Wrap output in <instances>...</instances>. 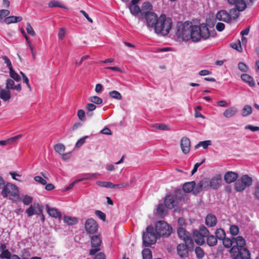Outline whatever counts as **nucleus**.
I'll return each instance as SVG.
<instances>
[{
    "label": "nucleus",
    "mask_w": 259,
    "mask_h": 259,
    "mask_svg": "<svg viewBox=\"0 0 259 259\" xmlns=\"http://www.w3.org/2000/svg\"><path fill=\"white\" fill-rule=\"evenodd\" d=\"M190 40L193 42H198L202 39L206 40L210 36L207 26L204 24L199 25H193L191 22Z\"/></svg>",
    "instance_id": "nucleus-1"
},
{
    "label": "nucleus",
    "mask_w": 259,
    "mask_h": 259,
    "mask_svg": "<svg viewBox=\"0 0 259 259\" xmlns=\"http://www.w3.org/2000/svg\"><path fill=\"white\" fill-rule=\"evenodd\" d=\"M191 22H179L174 28V38L179 42L187 41L190 40Z\"/></svg>",
    "instance_id": "nucleus-2"
},
{
    "label": "nucleus",
    "mask_w": 259,
    "mask_h": 259,
    "mask_svg": "<svg viewBox=\"0 0 259 259\" xmlns=\"http://www.w3.org/2000/svg\"><path fill=\"white\" fill-rule=\"evenodd\" d=\"M172 26V21L169 18L166 17L164 15H161L159 17L155 27L154 28L156 33L161 35H167Z\"/></svg>",
    "instance_id": "nucleus-3"
},
{
    "label": "nucleus",
    "mask_w": 259,
    "mask_h": 259,
    "mask_svg": "<svg viewBox=\"0 0 259 259\" xmlns=\"http://www.w3.org/2000/svg\"><path fill=\"white\" fill-rule=\"evenodd\" d=\"M222 183V177L221 175L218 174L213 176L208 182L207 180L205 179L200 181L197 185L195 191L194 193H197L200 192L202 189H208L209 187L213 189L219 188Z\"/></svg>",
    "instance_id": "nucleus-4"
},
{
    "label": "nucleus",
    "mask_w": 259,
    "mask_h": 259,
    "mask_svg": "<svg viewBox=\"0 0 259 259\" xmlns=\"http://www.w3.org/2000/svg\"><path fill=\"white\" fill-rule=\"evenodd\" d=\"M1 195L4 198H8L13 202L16 201L20 198L18 187L11 183H7L2 188Z\"/></svg>",
    "instance_id": "nucleus-5"
},
{
    "label": "nucleus",
    "mask_w": 259,
    "mask_h": 259,
    "mask_svg": "<svg viewBox=\"0 0 259 259\" xmlns=\"http://www.w3.org/2000/svg\"><path fill=\"white\" fill-rule=\"evenodd\" d=\"M158 236L155 233L154 228L149 226L146 228V232L143 234V242L145 246L148 247L154 244L157 239Z\"/></svg>",
    "instance_id": "nucleus-6"
},
{
    "label": "nucleus",
    "mask_w": 259,
    "mask_h": 259,
    "mask_svg": "<svg viewBox=\"0 0 259 259\" xmlns=\"http://www.w3.org/2000/svg\"><path fill=\"white\" fill-rule=\"evenodd\" d=\"M156 234L159 237L161 236H168L172 232L171 227L165 221H159L155 226Z\"/></svg>",
    "instance_id": "nucleus-7"
},
{
    "label": "nucleus",
    "mask_w": 259,
    "mask_h": 259,
    "mask_svg": "<svg viewBox=\"0 0 259 259\" xmlns=\"http://www.w3.org/2000/svg\"><path fill=\"white\" fill-rule=\"evenodd\" d=\"M252 182L251 177L247 175H243L236 181L234 188L237 192L243 191L246 188L252 185Z\"/></svg>",
    "instance_id": "nucleus-8"
},
{
    "label": "nucleus",
    "mask_w": 259,
    "mask_h": 259,
    "mask_svg": "<svg viewBox=\"0 0 259 259\" xmlns=\"http://www.w3.org/2000/svg\"><path fill=\"white\" fill-rule=\"evenodd\" d=\"M209 234V231L207 229L202 226L200 227L199 230L193 231V238L195 242L199 245H202L204 242V238Z\"/></svg>",
    "instance_id": "nucleus-9"
},
{
    "label": "nucleus",
    "mask_w": 259,
    "mask_h": 259,
    "mask_svg": "<svg viewBox=\"0 0 259 259\" xmlns=\"http://www.w3.org/2000/svg\"><path fill=\"white\" fill-rule=\"evenodd\" d=\"M230 253L232 256L237 259V257H240L242 259H249L250 253L249 251L245 247L240 248L233 246L230 249Z\"/></svg>",
    "instance_id": "nucleus-10"
},
{
    "label": "nucleus",
    "mask_w": 259,
    "mask_h": 259,
    "mask_svg": "<svg viewBox=\"0 0 259 259\" xmlns=\"http://www.w3.org/2000/svg\"><path fill=\"white\" fill-rule=\"evenodd\" d=\"M181 193V190L176 191V195H167L164 200L165 206L169 209H172L178 203V194Z\"/></svg>",
    "instance_id": "nucleus-11"
},
{
    "label": "nucleus",
    "mask_w": 259,
    "mask_h": 259,
    "mask_svg": "<svg viewBox=\"0 0 259 259\" xmlns=\"http://www.w3.org/2000/svg\"><path fill=\"white\" fill-rule=\"evenodd\" d=\"M179 238L184 241L185 243L193 244V241L190 234L183 227H179L177 229Z\"/></svg>",
    "instance_id": "nucleus-12"
},
{
    "label": "nucleus",
    "mask_w": 259,
    "mask_h": 259,
    "mask_svg": "<svg viewBox=\"0 0 259 259\" xmlns=\"http://www.w3.org/2000/svg\"><path fill=\"white\" fill-rule=\"evenodd\" d=\"M193 244L189 243H180L177 245V251L179 256L181 257L188 256L190 248Z\"/></svg>",
    "instance_id": "nucleus-13"
},
{
    "label": "nucleus",
    "mask_w": 259,
    "mask_h": 259,
    "mask_svg": "<svg viewBox=\"0 0 259 259\" xmlns=\"http://www.w3.org/2000/svg\"><path fill=\"white\" fill-rule=\"evenodd\" d=\"M144 17L146 20L147 26L154 29L159 20L157 15L154 12H150L146 13Z\"/></svg>",
    "instance_id": "nucleus-14"
},
{
    "label": "nucleus",
    "mask_w": 259,
    "mask_h": 259,
    "mask_svg": "<svg viewBox=\"0 0 259 259\" xmlns=\"http://www.w3.org/2000/svg\"><path fill=\"white\" fill-rule=\"evenodd\" d=\"M43 207L38 203H34L31 205L26 210V213L28 217H30L34 214H40L42 213Z\"/></svg>",
    "instance_id": "nucleus-15"
},
{
    "label": "nucleus",
    "mask_w": 259,
    "mask_h": 259,
    "mask_svg": "<svg viewBox=\"0 0 259 259\" xmlns=\"http://www.w3.org/2000/svg\"><path fill=\"white\" fill-rule=\"evenodd\" d=\"M85 229L88 233L94 234L96 233L98 230V224L94 219H89L85 222Z\"/></svg>",
    "instance_id": "nucleus-16"
},
{
    "label": "nucleus",
    "mask_w": 259,
    "mask_h": 259,
    "mask_svg": "<svg viewBox=\"0 0 259 259\" xmlns=\"http://www.w3.org/2000/svg\"><path fill=\"white\" fill-rule=\"evenodd\" d=\"M180 146L184 154H186L188 153L190 150V140L186 137H183L181 140Z\"/></svg>",
    "instance_id": "nucleus-17"
},
{
    "label": "nucleus",
    "mask_w": 259,
    "mask_h": 259,
    "mask_svg": "<svg viewBox=\"0 0 259 259\" xmlns=\"http://www.w3.org/2000/svg\"><path fill=\"white\" fill-rule=\"evenodd\" d=\"M252 0H228L230 4H235L240 11H243L246 7L247 4Z\"/></svg>",
    "instance_id": "nucleus-18"
},
{
    "label": "nucleus",
    "mask_w": 259,
    "mask_h": 259,
    "mask_svg": "<svg viewBox=\"0 0 259 259\" xmlns=\"http://www.w3.org/2000/svg\"><path fill=\"white\" fill-rule=\"evenodd\" d=\"M238 178V174L231 171L227 172L224 175L225 181L228 184L234 182Z\"/></svg>",
    "instance_id": "nucleus-19"
},
{
    "label": "nucleus",
    "mask_w": 259,
    "mask_h": 259,
    "mask_svg": "<svg viewBox=\"0 0 259 259\" xmlns=\"http://www.w3.org/2000/svg\"><path fill=\"white\" fill-rule=\"evenodd\" d=\"M238 112V109L235 106H231L227 108L223 112V116L226 118H230L234 116Z\"/></svg>",
    "instance_id": "nucleus-20"
},
{
    "label": "nucleus",
    "mask_w": 259,
    "mask_h": 259,
    "mask_svg": "<svg viewBox=\"0 0 259 259\" xmlns=\"http://www.w3.org/2000/svg\"><path fill=\"white\" fill-rule=\"evenodd\" d=\"M46 208L49 215L60 220L61 219V213L57 209L51 208L48 204L46 205Z\"/></svg>",
    "instance_id": "nucleus-21"
},
{
    "label": "nucleus",
    "mask_w": 259,
    "mask_h": 259,
    "mask_svg": "<svg viewBox=\"0 0 259 259\" xmlns=\"http://www.w3.org/2000/svg\"><path fill=\"white\" fill-rule=\"evenodd\" d=\"M6 88L8 90H15L17 92H20L21 91V86L20 84L14 85V80L9 78L7 79L6 82Z\"/></svg>",
    "instance_id": "nucleus-22"
},
{
    "label": "nucleus",
    "mask_w": 259,
    "mask_h": 259,
    "mask_svg": "<svg viewBox=\"0 0 259 259\" xmlns=\"http://www.w3.org/2000/svg\"><path fill=\"white\" fill-rule=\"evenodd\" d=\"M216 19L224 22L230 21V16L229 13L225 10L220 11L216 14Z\"/></svg>",
    "instance_id": "nucleus-23"
},
{
    "label": "nucleus",
    "mask_w": 259,
    "mask_h": 259,
    "mask_svg": "<svg viewBox=\"0 0 259 259\" xmlns=\"http://www.w3.org/2000/svg\"><path fill=\"white\" fill-rule=\"evenodd\" d=\"M217 220L215 216L212 214H209L205 219V224L209 227H213L217 224Z\"/></svg>",
    "instance_id": "nucleus-24"
},
{
    "label": "nucleus",
    "mask_w": 259,
    "mask_h": 259,
    "mask_svg": "<svg viewBox=\"0 0 259 259\" xmlns=\"http://www.w3.org/2000/svg\"><path fill=\"white\" fill-rule=\"evenodd\" d=\"M234 243H235L236 247H238L239 248L244 247L246 245V241L245 239L242 236H237L236 237H233Z\"/></svg>",
    "instance_id": "nucleus-25"
},
{
    "label": "nucleus",
    "mask_w": 259,
    "mask_h": 259,
    "mask_svg": "<svg viewBox=\"0 0 259 259\" xmlns=\"http://www.w3.org/2000/svg\"><path fill=\"white\" fill-rule=\"evenodd\" d=\"M0 98L5 102H9L11 99V93L7 89L0 90Z\"/></svg>",
    "instance_id": "nucleus-26"
},
{
    "label": "nucleus",
    "mask_w": 259,
    "mask_h": 259,
    "mask_svg": "<svg viewBox=\"0 0 259 259\" xmlns=\"http://www.w3.org/2000/svg\"><path fill=\"white\" fill-rule=\"evenodd\" d=\"M63 220L64 222L68 225H73L78 222V219L77 218L70 216L64 215Z\"/></svg>",
    "instance_id": "nucleus-27"
},
{
    "label": "nucleus",
    "mask_w": 259,
    "mask_h": 259,
    "mask_svg": "<svg viewBox=\"0 0 259 259\" xmlns=\"http://www.w3.org/2000/svg\"><path fill=\"white\" fill-rule=\"evenodd\" d=\"M48 6L50 8L59 7L64 9H68L62 2L56 0H53L49 2Z\"/></svg>",
    "instance_id": "nucleus-28"
},
{
    "label": "nucleus",
    "mask_w": 259,
    "mask_h": 259,
    "mask_svg": "<svg viewBox=\"0 0 259 259\" xmlns=\"http://www.w3.org/2000/svg\"><path fill=\"white\" fill-rule=\"evenodd\" d=\"M195 186V183L194 181L186 183L183 185V189L184 192L189 193L193 190Z\"/></svg>",
    "instance_id": "nucleus-29"
},
{
    "label": "nucleus",
    "mask_w": 259,
    "mask_h": 259,
    "mask_svg": "<svg viewBox=\"0 0 259 259\" xmlns=\"http://www.w3.org/2000/svg\"><path fill=\"white\" fill-rule=\"evenodd\" d=\"M152 9V6L150 3L145 2L143 3L141 9L142 14L145 16L146 13L152 12L151 11Z\"/></svg>",
    "instance_id": "nucleus-30"
},
{
    "label": "nucleus",
    "mask_w": 259,
    "mask_h": 259,
    "mask_svg": "<svg viewBox=\"0 0 259 259\" xmlns=\"http://www.w3.org/2000/svg\"><path fill=\"white\" fill-rule=\"evenodd\" d=\"M22 20V18L20 16H10L6 18L4 21L6 24H10L12 23H16L20 22Z\"/></svg>",
    "instance_id": "nucleus-31"
},
{
    "label": "nucleus",
    "mask_w": 259,
    "mask_h": 259,
    "mask_svg": "<svg viewBox=\"0 0 259 259\" xmlns=\"http://www.w3.org/2000/svg\"><path fill=\"white\" fill-rule=\"evenodd\" d=\"M241 79L245 82L248 83L250 87H253L255 85L254 81L253 78L247 74H243L241 76Z\"/></svg>",
    "instance_id": "nucleus-32"
},
{
    "label": "nucleus",
    "mask_w": 259,
    "mask_h": 259,
    "mask_svg": "<svg viewBox=\"0 0 259 259\" xmlns=\"http://www.w3.org/2000/svg\"><path fill=\"white\" fill-rule=\"evenodd\" d=\"M234 5L236 7V8L231 9L230 10V13H229V16H230V21L231 19H236L239 16V12L240 11L238 9L237 6L235 4Z\"/></svg>",
    "instance_id": "nucleus-33"
},
{
    "label": "nucleus",
    "mask_w": 259,
    "mask_h": 259,
    "mask_svg": "<svg viewBox=\"0 0 259 259\" xmlns=\"http://www.w3.org/2000/svg\"><path fill=\"white\" fill-rule=\"evenodd\" d=\"M207 243L210 246H215L217 243V238L214 235H210L207 236Z\"/></svg>",
    "instance_id": "nucleus-34"
},
{
    "label": "nucleus",
    "mask_w": 259,
    "mask_h": 259,
    "mask_svg": "<svg viewBox=\"0 0 259 259\" xmlns=\"http://www.w3.org/2000/svg\"><path fill=\"white\" fill-rule=\"evenodd\" d=\"M100 176L99 173H93V174H86L83 176V178L81 179L83 180H91L93 179H96Z\"/></svg>",
    "instance_id": "nucleus-35"
},
{
    "label": "nucleus",
    "mask_w": 259,
    "mask_h": 259,
    "mask_svg": "<svg viewBox=\"0 0 259 259\" xmlns=\"http://www.w3.org/2000/svg\"><path fill=\"white\" fill-rule=\"evenodd\" d=\"M252 112V107L248 105H245L242 110V115L244 117L247 116Z\"/></svg>",
    "instance_id": "nucleus-36"
},
{
    "label": "nucleus",
    "mask_w": 259,
    "mask_h": 259,
    "mask_svg": "<svg viewBox=\"0 0 259 259\" xmlns=\"http://www.w3.org/2000/svg\"><path fill=\"white\" fill-rule=\"evenodd\" d=\"M101 240L98 236H93L91 239V243L94 247H98L101 244Z\"/></svg>",
    "instance_id": "nucleus-37"
},
{
    "label": "nucleus",
    "mask_w": 259,
    "mask_h": 259,
    "mask_svg": "<svg viewBox=\"0 0 259 259\" xmlns=\"http://www.w3.org/2000/svg\"><path fill=\"white\" fill-rule=\"evenodd\" d=\"M211 145V141L210 140H206L199 142L195 146V149H197L200 147H202L204 149H206L208 147Z\"/></svg>",
    "instance_id": "nucleus-38"
},
{
    "label": "nucleus",
    "mask_w": 259,
    "mask_h": 259,
    "mask_svg": "<svg viewBox=\"0 0 259 259\" xmlns=\"http://www.w3.org/2000/svg\"><path fill=\"white\" fill-rule=\"evenodd\" d=\"M96 184L100 187L113 189V184L110 182L97 181Z\"/></svg>",
    "instance_id": "nucleus-39"
},
{
    "label": "nucleus",
    "mask_w": 259,
    "mask_h": 259,
    "mask_svg": "<svg viewBox=\"0 0 259 259\" xmlns=\"http://www.w3.org/2000/svg\"><path fill=\"white\" fill-rule=\"evenodd\" d=\"M129 9L131 13L133 15H136L141 11L139 7L137 5H130Z\"/></svg>",
    "instance_id": "nucleus-40"
},
{
    "label": "nucleus",
    "mask_w": 259,
    "mask_h": 259,
    "mask_svg": "<svg viewBox=\"0 0 259 259\" xmlns=\"http://www.w3.org/2000/svg\"><path fill=\"white\" fill-rule=\"evenodd\" d=\"M88 100L90 102L97 105H100L103 102L102 99L101 98L96 96H91L89 97Z\"/></svg>",
    "instance_id": "nucleus-41"
},
{
    "label": "nucleus",
    "mask_w": 259,
    "mask_h": 259,
    "mask_svg": "<svg viewBox=\"0 0 259 259\" xmlns=\"http://www.w3.org/2000/svg\"><path fill=\"white\" fill-rule=\"evenodd\" d=\"M222 240L224 246L226 248L231 247L234 243L233 237H232L231 239L225 237L224 239H223Z\"/></svg>",
    "instance_id": "nucleus-42"
},
{
    "label": "nucleus",
    "mask_w": 259,
    "mask_h": 259,
    "mask_svg": "<svg viewBox=\"0 0 259 259\" xmlns=\"http://www.w3.org/2000/svg\"><path fill=\"white\" fill-rule=\"evenodd\" d=\"M54 149L56 152L59 153L60 155L64 152L65 150V146L63 144H57L54 146Z\"/></svg>",
    "instance_id": "nucleus-43"
},
{
    "label": "nucleus",
    "mask_w": 259,
    "mask_h": 259,
    "mask_svg": "<svg viewBox=\"0 0 259 259\" xmlns=\"http://www.w3.org/2000/svg\"><path fill=\"white\" fill-rule=\"evenodd\" d=\"M215 234L216 238L219 240H223L226 236L224 230L221 228L216 230Z\"/></svg>",
    "instance_id": "nucleus-44"
},
{
    "label": "nucleus",
    "mask_w": 259,
    "mask_h": 259,
    "mask_svg": "<svg viewBox=\"0 0 259 259\" xmlns=\"http://www.w3.org/2000/svg\"><path fill=\"white\" fill-rule=\"evenodd\" d=\"M229 231L232 236H236L239 233V228L235 225H232L230 226Z\"/></svg>",
    "instance_id": "nucleus-45"
},
{
    "label": "nucleus",
    "mask_w": 259,
    "mask_h": 259,
    "mask_svg": "<svg viewBox=\"0 0 259 259\" xmlns=\"http://www.w3.org/2000/svg\"><path fill=\"white\" fill-rule=\"evenodd\" d=\"M110 97L114 99L120 100L122 99V96L119 92L116 91H112L109 93Z\"/></svg>",
    "instance_id": "nucleus-46"
},
{
    "label": "nucleus",
    "mask_w": 259,
    "mask_h": 259,
    "mask_svg": "<svg viewBox=\"0 0 259 259\" xmlns=\"http://www.w3.org/2000/svg\"><path fill=\"white\" fill-rule=\"evenodd\" d=\"M9 73L11 77L16 81H19L21 79L20 76L19 74L16 73L12 68H10L9 70Z\"/></svg>",
    "instance_id": "nucleus-47"
},
{
    "label": "nucleus",
    "mask_w": 259,
    "mask_h": 259,
    "mask_svg": "<svg viewBox=\"0 0 259 259\" xmlns=\"http://www.w3.org/2000/svg\"><path fill=\"white\" fill-rule=\"evenodd\" d=\"M143 259H151L152 252L150 249L145 248L142 251Z\"/></svg>",
    "instance_id": "nucleus-48"
},
{
    "label": "nucleus",
    "mask_w": 259,
    "mask_h": 259,
    "mask_svg": "<svg viewBox=\"0 0 259 259\" xmlns=\"http://www.w3.org/2000/svg\"><path fill=\"white\" fill-rule=\"evenodd\" d=\"M157 213L160 217H163L165 214V208L162 204H159L157 206Z\"/></svg>",
    "instance_id": "nucleus-49"
},
{
    "label": "nucleus",
    "mask_w": 259,
    "mask_h": 259,
    "mask_svg": "<svg viewBox=\"0 0 259 259\" xmlns=\"http://www.w3.org/2000/svg\"><path fill=\"white\" fill-rule=\"evenodd\" d=\"M33 198L29 195H25L23 196L22 202L25 205H28L32 202Z\"/></svg>",
    "instance_id": "nucleus-50"
},
{
    "label": "nucleus",
    "mask_w": 259,
    "mask_h": 259,
    "mask_svg": "<svg viewBox=\"0 0 259 259\" xmlns=\"http://www.w3.org/2000/svg\"><path fill=\"white\" fill-rule=\"evenodd\" d=\"M22 137V135L19 134L16 136H14V137H11L9 139H8L7 140H8L9 145L16 143L17 141L19 139L21 138Z\"/></svg>",
    "instance_id": "nucleus-51"
},
{
    "label": "nucleus",
    "mask_w": 259,
    "mask_h": 259,
    "mask_svg": "<svg viewBox=\"0 0 259 259\" xmlns=\"http://www.w3.org/2000/svg\"><path fill=\"white\" fill-rule=\"evenodd\" d=\"M130 186L129 183L123 182L118 184H114L113 186V189H121L123 188H125Z\"/></svg>",
    "instance_id": "nucleus-52"
},
{
    "label": "nucleus",
    "mask_w": 259,
    "mask_h": 259,
    "mask_svg": "<svg viewBox=\"0 0 259 259\" xmlns=\"http://www.w3.org/2000/svg\"><path fill=\"white\" fill-rule=\"evenodd\" d=\"M154 127H155L156 129H158V130H162V131L169 130V127L167 125H166L164 124H155L154 125Z\"/></svg>",
    "instance_id": "nucleus-53"
},
{
    "label": "nucleus",
    "mask_w": 259,
    "mask_h": 259,
    "mask_svg": "<svg viewBox=\"0 0 259 259\" xmlns=\"http://www.w3.org/2000/svg\"><path fill=\"white\" fill-rule=\"evenodd\" d=\"M26 30L28 34L32 36L35 35V32L29 23L26 24Z\"/></svg>",
    "instance_id": "nucleus-54"
},
{
    "label": "nucleus",
    "mask_w": 259,
    "mask_h": 259,
    "mask_svg": "<svg viewBox=\"0 0 259 259\" xmlns=\"http://www.w3.org/2000/svg\"><path fill=\"white\" fill-rule=\"evenodd\" d=\"M11 255H12V254H11V252L8 249H6V250H5L4 251H3L1 253L0 258H2V259H4V258L9 259V258L11 257Z\"/></svg>",
    "instance_id": "nucleus-55"
},
{
    "label": "nucleus",
    "mask_w": 259,
    "mask_h": 259,
    "mask_svg": "<svg viewBox=\"0 0 259 259\" xmlns=\"http://www.w3.org/2000/svg\"><path fill=\"white\" fill-rule=\"evenodd\" d=\"M34 180L35 182L40 183L42 185H45L47 183V180L40 176H35L34 178Z\"/></svg>",
    "instance_id": "nucleus-56"
},
{
    "label": "nucleus",
    "mask_w": 259,
    "mask_h": 259,
    "mask_svg": "<svg viewBox=\"0 0 259 259\" xmlns=\"http://www.w3.org/2000/svg\"><path fill=\"white\" fill-rule=\"evenodd\" d=\"M195 251L198 258H202L204 256V251L200 247H197L195 248Z\"/></svg>",
    "instance_id": "nucleus-57"
},
{
    "label": "nucleus",
    "mask_w": 259,
    "mask_h": 259,
    "mask_svg": "<svg viewBox=\"0 0 259 259\" xmlns=\"http://www.w3.org/2000/svg\"><path fill=\"white\" fill-rule=\"evenodd\" d=\"M10 14V11L8 10H0V21H1L3 18L8 16Z\"/></svg>",
    "instance_id": "nucleus-58"
},
{
    "label": "nucleus",
    "mask_w": 259,
    "mask_h": 259,
    "mask_svg": "<svg viewBox=\"0 0 259 259\" xmlns=\"http://www.w3.org/2000/svg\"><path fill=\"white\" fill-rule=\"evenodd\" d=\"M77 116L80 120L82 121L85 120V112L84 110L79 109L77 112Z\"/></svg>",
    "instance_id": "nucleus-59"
},
{
    "label": "nucleus",
    "mask_w": 259,
    "mask_h": 259,
    "mask_svg": "<svg viewBox=\"0 0 259 259\" xmlns=\"http://www.w3.org/2000/svg\"><path fill=\"white\" fill-rule=\"evenodd\" d=\"M95 214L97 216H98L101 220H103V221H105L106 219V214L102 212L100 210H96L95 211Z\"/></svg>",
    "instance_id": "nucleus-60"
},
{
    "label": "nucleus",
    "mask_w": 259,
    "mask_h": 259,
    "mask_svg": "<svg viewBox=\"0 0 259 259\" xmlns=\"http://www.w3.org/2000/svg\"><path fill=\"white\" fill-rule=\"evenodd\" d=\"M2 58L4 60L5 63L7 64V66L9 70L10 68H13L11 61L6 56H3Z\"/></svg>",
    "instance_id": "nucleus-61"
},
{
    "label": "nucleus",
    "mask_w": 259,
    "mask_h": 259,
    "mask_svg": "<svg viewBox=\"0 0 259 259\" xmlns=\"http://www.w3.org/2000/svg\"><path fill=\"white\" fill-rule=\"evenodd\" d=\"M88 138V136H85L83 138L80 139L76 143L75 146L77 148H79L81 147L85 142V140L87 138Z\"/></svg>",
    "instance_id": "nucleus-62"
},
{
    "label": "nucleus",
    "mask_w": 259,
    "mask_h": 259,
    "mask_svg": "<svg viewBox=\"0 0 259 259\" xmlns=\"http://www.w3.org/2000/svg\"><path fill=\"white\" fill-rule=\"evenodd\" d=\"M96 108V106L92 103H88L85 106V109L90 112L95 110Z\"/></svg>",
    "instance_id": "nucleus-63"
},
{
    "label": "nucleus",
    "mask_w": 259,
    "mask_h": 259,
    "mask_svg": "<svg viewBox=\"0 0 259 259\" xmlns=\"http://www.w3.org/2000/svg\"><path fill=\"white\" fill-rule=\"evenodd\" d=\"M254 195L256 199H259V182L256 183L254 187Z\"/></svg>",
    "instance_id": "nucleus-64"
}]
</instances>
